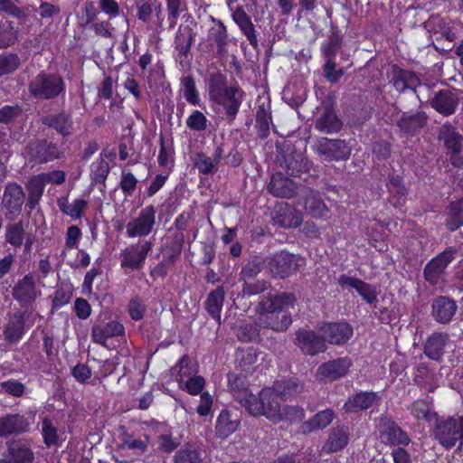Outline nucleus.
<instances>
[{
    "label": "nucleus",
    "mask_w": 463,
    "mask_h": 463,
    "mask_svg": "<svg viewBox=\"0 0 463 463\" xmlns=\"http://www.w3.org/2000/svg\"><path fill=\"white\" fill-rule=\"evenodd\" d=\"M232 19L245 35L250 44L254 49H257L259 43L255 33L254 24H252L250 17L241 6L237 7L232 13Z\"/></svg>",
    "instance_id": "32"
},
{
    "label": "nucleus",
    "mask_w": 463,
    "mask_h": 463,
    "mask_svg": "<svg viewBox=\"0 0 463 463\" xmlns=\"http://www.w3.org/2000/svg\"><path fill=\"white\" fill-rule=\"evenodd\" d=\"M6 455L10 463H32L34 453L26 444L19 440L6 442Z\"/></svg>",
    "instance_id": "33"
},
{
    "label": "nucleus",
    "mask_w": 463,
    "mask_h": 463,
    "mask_svg": "<svg viewBox=\"0 0 463 463\" xmlns=\"http://www.w3.org/2000/svg\"><path fill=\"white\" fill-rule=\"evenodd\" d=\"M222 155L223 148L222 145L216 146L211 156L204 153H198L194 158V165L200 174L212 175L217 172Z\"/></svg>",
    "instance_id": "29"
},
{
    "label": "nucleus",
    "mask_w": 463,
    "mask_h": 463,
    "mask_svg": "<svg viewBox=\"0 0 463 463\" xmlns=\"http://www.w3.org/2000/svg\"><path fill=\"white\" fill-rule=\"evenodd\" d=\"M342 121L331 105L325 106L315 121V128L324 134L336 133L342 128Z\"/></svg>",
    "instance_id": "25"
},
{
    "label": "nucleus",
    "mask_w": 463,
    "mask_h": 463,
    "mask_svg": "<svg viewBox=\"0 0 463 463\" xmlns=\"http://www.w3.org/2000/svg\"><path fill=\"white\" fill-rule=\"evenodd\" d=\"M153 243L149 241H140L126 248L121 254V266L131 269H142L146 255L152 250Z\"/></svg>",
    "instance_id": "14"
},
{
    "label": "nucleus",
    "mask_w": 463,
    "mask_h": 463,
    "mask_svg": "<svg viewBox=\"0 0 463 463\" xmlns=\"http://www.w3.org/2000/svg\"><path fill=\"white\" fill-rule=\"evenodd\" d=\"M449 340L447 333L436 332L431 334L424 343L425 355L433 361H440L445 353V347Z\"/></svg>",
    "instance_id": "24"
},
{
    "label": "nucleus",
    "mask_w": 463,
    "mask_h": 463,
    "mask_svg": "<svg viewBox=\"0 0 463 463\" xmlns=\"http://www.w3.org/2000/svg\"><path fill=\"white\" fill-rule=\"evenodd\" d=\"M408 410L416 420H424L428 422L436 420L438 414L432 411L431 402L427 400H417L409 405Z\"/></svg>",
    "instance_id": "42"
},
{
    "label": "nucleus",
    "mask_w": 463,
    "mask_h": 463,
    "mask_svg": "<svg viewBox=\"0 0 463 463\" xmlns=\"http://www.w3.org/2000/svg\"><path fill=\"white\" fill-rule=\"evenodd\" d=\"M194 40L193 31L189 27L179 29L175 36V48L183 55H186L191 48Z\"/></svg>",
    "instance_id": "54"
},
{
    "label": "nucleus",
    "mask_w": 463,
    "mask_h": 463,
    "mask_svg": "<svg viewBox=\"0 0 463 463\" xmlns=\"http://www.w3.org/2000/svg\"><path fill=\"white\" fill-rule=\"evenodd\" d=\"M295 344L300 351L307 355L315 356L326 350V344L325 343L323 335H319L312 330H298Z\"/></svg>",
    "instance_id": "13"
},
{
    "label": "nucleus",
    "mask_w": 463,
    "mask_h": 463,
    "mask_svg": "<svg viewBox=\"0 0 463 463\" xmlns=\"http://www.w3.org/2000/svg\"><path fill=\"white\" fill-rule=\"evenodd\" d=\"M181 82L184 86V95L185 99L192 105H198L200 99L195 88L194 78L192 76L183 77Z\"/></svg>",
    "instance_id": "61"
},
{
    "label": "nucleus",
    "mask_w": 463,
    "mask_h": 463,
    "mask_svg": "<svg viewBox=\"0 0 463 463\" xmlns=\"http://www.w3.org/2000/svg\"><path fill=\"white\" fill-rule=\"evenodd\" d=\"M259 353L253 347L238 348L235 354V361L242 371L254 369L258 363Z\"/></svg>",
    "instance_id": "44"
},
{
    "label": "nucleus",
    "mask_w": 463,
    "mask_h": 463,
    "mask_svg": "<svg viewBox=\"0 0 463 463\" xmlns=\"http://www.w3.org/2000/svg\"><path fill=\"white\" fill-rule=\"evenodd\" d=\"M203 453L202 451L187 447L179 449L175 455V463H202Z\"/></svg>",
    "instance_id": "55"
},
{
    "label": "nucleus",
    "mask_w": 463,
    "mask_h": 463,
    "mask_svg": "<svg viewBox=\"0 0 463 463\" xmlns=\"http://www.w3.org/2000/svg\"><path fill=\"white\" fill-rule=\"evenodd\" d=\"M296 302L297 298L291 292L262 296L256 307L259 326L276 332L286 331L292 324L289 308H293Z\"/></svg>",
    "instance_id": "1"
},
{
    "label": "nucleus",
    "mask_w": 463,
    "mask_h": 463,
    "mask_svg": "<svg viewBox=\"0 0 463 463\" xmlns=\"http://www.w3.org/2000/svg\"><path fill=\"white\" fill-rule=\"evenodd\" d=\"M457 250L453 247L446 249L433 258L424 268V278L432 285H437L448 265L454 260Z\"/></svg>",
    "instance_id": "11"
},
{
    "label": "nucleus",
    "mask_w": 463,
    "mask_h": 463,
    "mask_svg": "<svg viewBox=\"0 0 463 463\" xmlns=\"http://www.w3.org/2000/svg\"><path fill=\"white\" fill-rule=\"evenodd\" d=\"M224 297L225 290L223 287H218L216 289L211 291L208 294L205 301L207 312L219 324L221 323V311L222 308Z\"/></svg>",
    "instance_id": "40"
},
{
    "label": "nucleus",
    "mask_w": 463,
    "mask_h": 463,
    "mask_svg": "<svg viewBox=\"0 0 463 463\" xmlns=\"http://www.w3.org/2000/svg\"><path fill=\"white\" fill-rule=\"evenodd\" d=\"M25 152L30 161L36 164H45L62 156V151L56 144L47 139H33L25 146Z\"/></svg>",
    "instance_id": "6"
},
{
    "label": "nucleus",
    "mask_w": 463,
    "mask_h": 463,
    "mask_svg": "<svg viewBox=\"0 0 463 463\" xmlns=\"http://www.w3.org/2000/svg\"><path fill=\"white\" fill-rule=\"evenodd\" d=\"M231 90V86L228 87L227 80L225 75L217 71L210 75L208 80V93L211 100H215L221 98Z\"/></svg>",
    "instance_id": "41"
},
{
    "label": "nucleus",
    "mask_w": 463,
    "mask_h": 463,
    "mask_svg": "<svg viewBox=\"0 0 463 463\" xmlns=\"http://www.w3.org/2000/svg\"><path fill=\"white\" fill-rule=\"evenodd\" d=\"M439 138L443 140L446 148L451 154H458L460 152L463 137L450 123L447 122L439 128Z\"/></svg>",
    "instance_id": "34"
},
{
    "label": "nucleus",
    "mask_w": 463,
    "mask_h": 463,
    "mask_svg": "<svg viewBox=\"0 0 463 463\" xmlns=\"http://www.w3.org/2000/svg\"><path fill=\"white\" fill-rule=\"evenodd\" d=\"M338 284L343 288L350 287L354 288L367 303L372 304L377 299L376 291L373 287L360 279L343 274L338 278Z\"/></svg>",
    "instance_id": "31"
},
{
    "label": "nucleus",
    "mask_w": 463,
    "mask_h": 463,
    "mask_svg": "<svg viewBox=\"0 0 463 463\" xmlns=\"http://www.w3.org/2000/svg\"><path fill=\"white\" fill-rule=\"evenodd\" d=\"M334 418L335 412L333 410L326 409L321 411L300 425V432L308 434L318 430H323L333 421Z\"/></svg>",
    "instance_id": "36"
},
{
    "label": "nucleus",
    "mask_w": 463,
    "mask_h": 463,
    "mask_svg": "<svg viewBox=\"0 0 463 463\" xmlns=\"http://www.w3.org/2000/svg\"><path fill=\"white\" fill-rule=\"evenodd\" d=\"M20 64L21 61L16 53L0 55V77L13 73Z\"/></svg>",
    "instance_id": "57"
},
{
    "label": "nucleus",
    "mask_w": 463,
    "mask_h": 463,
    "mask_svg": "<svg viewBox=\"0 0 463 463\" xmlns=\"http://www.w3.org/2000/svg\"><path fill=\"white\" fill-rule=\"evenodd\" d=\"M25 194L15 182L7 183L4 187L0 207L7 221H14L22 213Z\"/></svg>",
    "instance_id": "5"
},
{
    "label": "nucleus",
    "mask_w": 463,
    "mask_h": 463,
    "mask_svg": "<svg viewBox=\"0 0 463 463\" xmlns=\"http://www.w3.org/2000/svg\"><path fill=\"white\" fill-rule=\"evenodd\" d=\"M240 417L237 412L223 410L218 416L216 432L220 437L225 438L233 433L239 427Z\"/></svg>",
    "instance_id": "37"
},
{
    "label": "nucleus",
    "mask_w": 463,
    "mask_h": 463,
    "mask_svg": "<svg viewBox=\"0 0 463 463\" xmlns=\"http://www.w3.org/2000/svg\"><path fill=\"white\" fill-rule=\"evenodd\" d=\"M42 432H43L44 444L47 447L59 445V434H58L57 427L53 424V422L50 419L44 418L43 420Z\"/></svg>",
    "instance_id": "56"
},
{
    "label": "nucleus",
    "mask_w": 463,
    "mask_h": 463,
    "mask_svg": "<svg viewBox=\"0 0 463 463\" xmlns=\"http://www.w3.org/2000/svg\"><path fill=\"white\" fill-rule=\"evenodd\" d=\"M187 127L195 131H203L207 128V118L199 110H194L186 120Z\"/></svg>",
    "instance_id": "63"
},
{
    "label": "nucleus",
    "mask_w": 463,
    "mask_h": 463,
    "mask_svg": "<svg viewBox=\"0 0 463 463\" xmlns=\"http://www.w3.org/2000/svg\"><path fill=\"white\" fill-rule=\"evenodd\" d=\"M73 288L70 283L62 282L58 285L52 298V312L68 304L72 297Z\"/></svg>",
    "instance_id": "51"
},
{
    "label": "nucleus",
    "mask_w": 463,
    "mask_h": 463,
    "mask_svg": "<svg viewBox=\"0 0 463 463\" xmlns=\"http://www.w3.org/2000/svg\"><path fill=\"white\" fill-rule=\"evenodd\" d=\"M100 156H101L93 162L90 166L92 184L98 183L104 184L109 173V163L104 159V157L108 156L107 153L102 152Z\"/></svg>",
    "instance_id": "50"
},
{
    "label": "nucleus",
    "mask_w": 463,
    "mask_h": 463,
    "mask_svg": "<svg viewBox=\"0 0 463 463\" xmlns=\"http://www.w3.org/2000/svg\"><path fill=\"white\" fill-rule=\"evenodd\" d=\"M280 166L285 169L286 173L292 176H300L307 174L311 166L307 158L300 152L291 151L283 156Z\"/></svg>",
    "instance_id": "20"
},
{
    "label": "nucleus",
    "mask_w": 463,
    "mask_h": 463,
    "mask_svg": "<svg viewBox=\"0 0 463 463\" xmlns=\"http://www.w3.org/2000/svg\"><path fill=\"white\" fill-rule=\"evenodd\" d=\"M320 333L325 343L340 345L345 344L353 335V327L345 322L326 323L320 327Z\"/></svg>",
    "instance_id": "16"
},
{
    "label": "nucleus",
    "mask_w": 463,
    "mask_h": 463,
    "mask_svg": "<svg viewBox=\"0 0 463 463\" xmlns=\"http://www.w3.org/2000/svg\"><path fill=\"white\" fill-rule=\"evenodd\" d=\"M298 184L282 173L271 175L267 185L268 192L275 197L292 198L297 194Z\"/></svg>",
    "instance_id": "18"
},
{
    "label": "nucleus",
    "mask_w": 463,
    "mask_h": 463,
    "mask_svg": "<svg viewBox=\"0 0 463 463\" xmlns=\"http://www.w3.org/2000/svg\"><path fill=\"white\" fill-rule=\"evenodd\" d=\"M30 429L29 420L22 414H7L0 418V438L7 439L27 432Z\"/></svg>",
    "instance_id": "15"
},
{
    "label": "nucleus",
    "mask_w": 463,
    "mask_h": 463,
    "mask_svg": "<svg viewBox=\"0 0 463 463\" xmlns=\"http://www.w3.org/2000/svg\"><path fill=\"white\" fill-rule=\"evenodd\" d=\"M42 124L55 129L62 137H68L71 135L72 118L70 113L61 111L59 113L47 115L42 118Z\"/></svg>",
    "instance_id": "23"
},
{
    "label": "nucleus",
    "mask_w": 463,
    "mask_h": 463,
    "mask_svg": "<svg viewBox=\"0 0 463 463\" xmlns=\"http://www.w3.org/2000/svg\"><path fill=\"white\" fill-rule=\"evenodd\" d=\"M448 210L446 226L448 230L454 232L463 225V199L450 203Z\"/></svg>",
    "instance_id": "46"
},
{
    "label": "nucleus",
    "mask_w": 463,
    "mask_h": 463,
    "mask_svg": "<svg viewBox=\"0 0 463 463\" xmlns=\"http://www.w3.org/2000/svg\"><path fill=\"white\" fill-rule=\"evenodd\" d=\"M209 40L213 41L216 45V54L219 57H224L228 53V33L222 22H218V27L212 28L209 34Z\"/></svg>",
    "instance_id": "43"
},
{
    "label": "nucleus",
    "mask_w": 463,
    "mask_h": 463,
    "mask_svg": "<svg viewBox=\"0 0 463 463\" xmlns=\"http://www.w3.org/2000/svg\"><path fill=\"white\" fill-rule=\"evenodd\" d=\"M305 210L314 218H322L327 213L325 203L317 197H308L306 199Z\"/></svg>",
    "instance_id": "59"
},
{
    "label": "nucleus",
    "mask_w": 463,
    "mask_h": 463,
    "mask_svg": "<svg viewBox=\"0 0 463 463\" xmlns=\"http://www.w3.org/2000/svg\"><path fill=\"white\" fill-rule=\"evenodd\" d=\"M242 100L243 91L236 86H231L228 92L213 100V102L223 109L225 118L229 122H232L238 114Z\"/></svg>",
    "instance_id": "17"
},
{
    "label": "nucleus",
    "mask_w": 463,
    "mask_h": 463,
    "mask_svg": "<svg viewBox=\"0 0 463 463\" xmlns=\"http://www.w3.org/2000/svg\"><path fill=\"white\" fill-rule=\"evenodd\" d=\"M18 40V30L14 24L8 20L0 21V49L12 46Z\"/></svg>",
    "instance_id": "48"
},
{
    "label": "nucleus",
    "mask_w": 463,
    "mask_h": 463,
    "mask_svg": "<svg viewBox=\"0 0 463 463\" xmlns=\"http://www.w3.org/2000/svg\"><path fill=\"white\" fill-rule=\"evenodd\" d=\"M379 400L373 392H361L350 397L344 405L346 412H358L371 408Z\"/></svg>",
    "instance_id": "35"
},
{
    "label": "nucleus",
    "mask_w": 463,
    "mask_h": 463,
    "mask_svg": "<svg viewBox=\"0 0 463 463\" xmlns=\"http://www.w3.org/2000/svg\"><path fill=\"white\" fill-rule=\"evenodd\" d=\"M24 314L14 313L10 316L4 330L5 339L9 343L18 342L24 335Z\"/></svg>",
    "instance_id": "39"
},
{
    "label": "nucleus",
    "mask_w": 463,
    "mask_h": 463,
    "mask_svg": "<svg viewBox=\"0 0 463 463\" xmlns=\"http://www.w3.org/2000/svg\"><path fill=\"white\" fill-rule=\"evenodd\" d=\"M156 224V209L153 205L143 208L138 216L128 222L127 234L130 238L147 236Z\"/></svg>",
    "instance_id": "10"
},
{
    "label": "nucleus",
    "mask_w": 463,
    "mask_h": 463,
    "mask_svg": "<svg viewBox=\"0 0 463 463\" xmlns=\"http://www.w3.org/2000/svg\"><path fill=\"white\" fill-rule=\"evenodd\" d=\"M460 90L443 89L435 91L429 99L430 107L444 117H449L457 111L460 100Z\"/></svg>",
    "instance_id": "9"
},
{
    "label": "nucleus",
    "mask_w": 463,
    "mask_h": 463,
    "mask_svg": "<svg viewBox=\"0 0 463 463\" xmlns=\"http://www.w3.org/2000/svg\"><path fill=\"white\" fill-rule=\"evenodd\" d=\"M349 436V429L345 426L332 428L326 443L322 447V452L334 453L344 449L348 444Z\"/></svg>",
    "instance_id": "26"
},
{
    "label": "nucleus",
    "mask_w": 463,
    "mask_h": 463,
    "mask_svg": "<svg viewBox=\"0 0 463 463\" xmlns=\"http://www.w3.org/2000/svg\"><path fill=\"white\" fill-rule=\"evenodd\" d=\"M273 220L283 228L298 227L302 223L300 213L288 204L279 207Z\"/></svg>",
    "instance_id": "38"
},
{
    "label": "nucleus",
    "mask_w": 463,
    "mask_h": 463,
    "mask_svg": "<svg viewBox=\"0 0 463 463\" xmlns=\"http://www.w3.org/2000/svg\"><path fill=\"white\" fill-rule=\"evenodd\" d=\"M262 260L258 256L251 258L241 269V277L245 281L251 280L262 269Z\"/></svg>",
    "instance_id": "58"
},
{
    "label": "nucleus",
    "mask_w": 463,
    "mask_h": 463,
    "mask_svg": "<svg viewBox=\"0 0 463 463\" xmlns=\"http://www.w3.org/2000/svg\"><path fill=\"white\" fill-rule=\"evenodd\" d=\"M259 325L245 324L237 329V336L241 341L250 342L254 341L259 335Z\"/></svg>",
    "instance_id": "64"
},
{
    "label": "nucleus",
    "mask_w": 463,
    "mask_h": 463,
    "mask_svg": "<svg viewBox=\"0 0 463 463\" xmlns=\"http://www.w3.org/2000/svg\"><path fill=\"white\" fill-rule=\"evenodd\" d=\"M432 317L439 324H448L455 316L458 306L456 302L445 296H439L433 299Z\"/></svg>",
    "instance_id": "21"
},
{
    "label": "nucleus",
    "mask_w": 463,
    "mask_h": 463,
    "mask_svg": "<svg viewBox=\"0 0 463 463\" xmlns=\"http://www.w3.org/2000/svg\"><path fill=\"white\" fill-rule=\"evenodd\" d=\"M24 236V229L22 222H17L7 226L6 228V241L14 247H19L23 244Z\"/></svg>",
    "instance_id": "60"
},
{
    "label": "nucleus",
    "mask_w": 463,
    "mask_h": 463,
    "mask_svg": "<svg viewBox=\"0 0 463 463\" xmlns=\"http://www.w3.org/2000/svg\"><path fill=\"white\" fill-rule=\"evenodd\" d=\"M270 287V283L265 279H259L254 282L247 280L242 286V293L245 296L258 295Z\"/></svg>",
    "instance_id": "62"
},
{
    "label": "nucleus",
    "mask_w": 463,
    "mask_h": 463,
    "mask_svg": "<svg viewBox=\"0 0 463 463\" xmlns=\"http://www.w3.org/2000/svg\"><path fill=\"white\" fill-rule=\"evenodd\" d=\"M428 116L423 111H417L413 114L403 113L397 122L400 131L407 136L415 135L427 124Z\"/></svg>",
    "instance_id": "28"
},
{
    "label": "nucleus",
    "mask_w": 463,
    "mask_h": 463,
    "mask_svg": "<svg viewBox=\"0 0 463 463\" xmlns=\"http://www.w3.org/2000/svg\"><path fill=\"white\" fill-rule=\"evenodd\" d=\"M44 190V184L41 175L32 177L27 184L28 197L26 205L31 209H34L41 199Z\"/></svg>",
    "instance_id": "47"
},
{
    "label": "nucleus",
    "mask_w": 463,
    "mask_h": 463,
    "mask_svg": "<svg viewBox=\"0 0 463 463\" xmlns=\"http://www.w3.org/2000/svg\"><path fill=\"white\" fill-rule=\"evenodd\" d=\"M351 365L352 362L349 358H337L322 364L317 369V373L322 379L335 381L345 376Z\"/></svg>",
    "instance_id": "22"
},
{
    "label": "nucleus",
    "mask_w": 463,
    "mask_h": 463,
    "mask_svg": "<svg viewBox=\"0 0 463 463\" xmlns=\"http://www.w3.org/2000/svg\"><path fill=\"white\" fill-rule=\"evenodd\" d=\"M391 82L396 90L402 92L408 89L416 92V87L420 85V79L412 71L402 70L398 66H392Z\"/></svg>",
    "instance_id": "27"
},
{
    "label": "nucleus",
    "mask_w": 463,
    "mask_h": 463,
    "mask_svg": "<svg viewBox=\"0 0 463 463\" xmlns=\"http://www.w3.org/2000/svg\"><path fill=\"white\" fill-rule=\"evenodd\" d=\"M124 326L118 321H109L105 325H94L91 329L93 342L105 345L108 338L122 335Z\"/></svg>",
    "instance_id": "30"
},
{
    "label": "nucleus",
    "mask_w": 463,
    "mask_h": 463,
    "mask_svg": "<svg viewBox=\"0 0 463 463\" xmlns=\"http://www.w3.org/2000/svg\"><path fill=\"white\" fill-rule=\"evenodd\" d=\"M271 116L269 106L260 105L256 110V128L259 137L264 139L269 135Z\"/></svg>",
    "instance_id": "49"
},
{
    "label": "nucleus",
    "mask_w": 463,
    "mask_h": 463,
    "mask_svg": "<svg viewBox=\"0 0 463 463\" xmlns=\"http://www.w3.org/2000/svg\"><path fill=\"white\" fill-rule=\"evenodd\" d=\"M272 389L277 392L279 398L286 400L290 396L301 392L302 385L291 380L277 381Z\"/></svg>",
    "instance_id": "52"
},
{
    "label": "nucleus",
    "mask_w": 463,
    "mask_h": 463,
    "mask_svg": "<svg viewBox=\"0 0 463 463\" xmlns=\"http://www.w3.org/2000/svg\"><path fill=\"white\" fill-rule=\"evenodd\" d=\"M434 439L443 448L449 449L458 444L463 445V416L437 418L432 430Z\"/></svg>",
    "instance_id": "2"
},
{
    "label": "nucleus",
    "mask_w": 463,
    "mask_h": 463,
    "mask_svg": "<svg viewBox=\"0 0 463 463\" xmlns=\"http://www.w3.org/2000/svg\"><path fill=\"white\" fill-rule=\"evenodd\" d=\"M13 298L23 306L33 303L38 295L33 275L27 274L13 288Z\"/></svg>",
    "instance_id": "19"
},
{
    "label": "nucleus",
    "mask_w": 463,
    "mask_h": 463,
    "mask_svg": "<svg viewBox=\"0 0 463 463\" xmlns=\"http://www.w3.org/2000/svg\"><path fill=\"white\" fill-rule=\"evenodd\" d=\"M316 152L328 162L345 161L350 157L352 148L345 140L322 137L317 145Z\"/></svg>",
    "instance_id": "7"
},
{
    "label": "nucleus",
    "mask_w": 463,
    "mask_h": 463,
    "mask_svg": "<svg viewBox=\"0 0 463 463\" xmlns=\"http://www.w3.org/2000/svg\"><path fill=\"white\" fill-rule=\"evenodd\" d=\"M30 93L38 99H52L65 91L61 76L41 71L29 83Z\"/></svg>",
    "instance_id": "3"
},
{
    "label": "nucleus",
    "mask_w": 463,
    "mask_h": 463,
    "mask_svg": "<svg viewBox=\"0 0 463 463\" xmlns=\"http://www.w3.org/2000/svg\"><path fill=\"white\" fill-rule=\"evenodd\" d=\"M119 439L121 440V443L118 444L119 449H128L139 454L144 453L147 449V438L146 439H134L131 434L123 431Z\"/></svg>",
    "instance_id": "53"
},
{
    "label": "nucleus",
    "mask_w": 463,
    "mask_h": 463,
    "mask_svg": "<svg viewBox=\"0 0 463 463\" xmlns=\"http://www.w3.org/2000/svg\"><path fill=\"white\" fill-rule=\"evenodd\" d=\"M267 268L273 277L285 279L298 269L297 259L293 254L282 250L269 259Z\"/></svg>",
    "instance_id": "12"
},
{
    "label": "nucleus",
    "mask_w": 463,
    "mask_h": 463,
    "mask_svg": "<svg viewBox=\"0 0 463 463\" xmlns=\"http://www.w3.org/2000/svg\"><path fill=\"white\" fill-rule=\"evenodd\" d=\"M376 427L383 441L386 444L406 446L411 442L408 434L390 416H381L377 420Z\"/></svg>",
    "instance_id": "8"
},
{
    "label": "nucleus",
    "mask_w": 463,
    "mask_h": 463,
    "mask_svg": "<svg viewBox=\"0 0 463 463\" xmlns=\"http://www.w3.org/2000/svg\"><path fill=\"white\" fill-rule=\"evenodd\" d=\"M279 396L272 388L262 389L256 402L250 407V414L253 416L264 415L271 421L277 423L283 420Z\"/></svg>",
    "instance_id": "4"
},
{
    "label": "nucleus",
    "mask_w": 463,
    "mask_h": 463,
    "mask_svg": "<svg viewBox=\"0 0 463 463\" xmlns=\"http://www.w3.org/2000/svg\"><path fill=\"white\" fill-rule=\"evenodd\" d=\"M59 209L66 215L79 219L82 216L84 211L87 209L88 202L83 199H76L72 203H69L67 198L61 197L57 201Z\"/></svg>",
    "instance_id": "45"
}]
</instances>
